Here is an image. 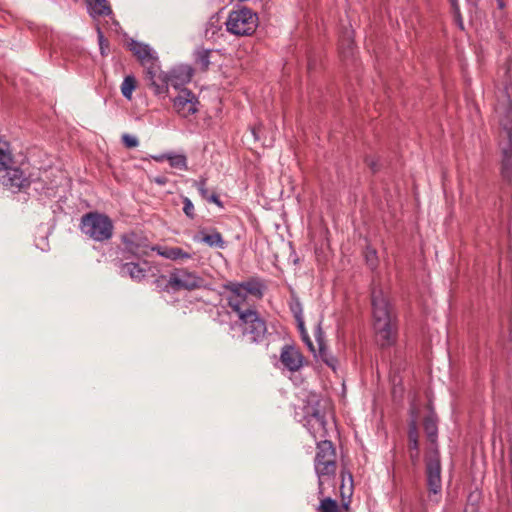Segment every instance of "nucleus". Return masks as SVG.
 Segmentation results:
<instances>
[{
	"label": "nucleus",
	"instance_id": "1",
	"mask_svg": "<svg viewBox=\"0 0 512 512\" xmlns=\"http://www.w3.org/2000/svg\"><path fill=\"white\" fill-rule=\"evenodd\" d=\"M371 301L376 341L381 347L391 346L396 341L397 328L389 299L380 287H373Z\"/></svg>",
	"mask_w": 512,
	"mask_h": 512
},
{
	"label": "nucleus",
	"instance_id": "2",
	"mask_svg": "<svg viewBox=\"0 0 512 512\" xmlns=\"http://www.w3.org/2000/svg\"><path fill=\"white\" fill-rule=\"evenodd\" d=\"M80 229L87 237L103 242L113 235L112 220L105 214L89 212L81 218Z\"/></svg>",
	"mask_w": 512,
	"mask_h": 512
},
{
	"label": "nucleus",
	"instance_id": "3",
	"mask_svg": "<svg viewBox=\"0 0 512 512\" xmlns=\"http://www.w3.org/2000/svg\"><path fill=\"white\" fill-rule=\"evenodd\" d=\"M227 31L236 36H250L258 26V16L251 9L242 7L232 10L226 21Z\"/></svg>",
	"mask_w": 512,
	"mask_h": 512
},
{
	"label": "nucleus",
	"instance_id": "4",
	"mask_svg": "<svg viewBox=\"0 0 512 512\" xmlns=\"http://www.w3.org/2000/svg\"><path fill=\"white\" fill-rule=\"evenodd\" d=\"M314 467L319 477V486L322 485L323 477L335 474L337 469L336 451L331 441L324 440L317 444Z\"/></svg>",
	"mask_w": 512,
	"mask_h": 512
},
{
	"label": "nucleus",
	"instance_id": "5",
	"mask_svg": "<svg viewBox=\"0 0 512 512\" xmlns=\"http://www.w3.org/2000/svg\"><path fill=\"white\" fill-rule=\"evenodd\" d=\"M235 324L242 329L243 336L250 343L260 341L267 330L265 321L256 309L245 310V313L238 315V321Z\"/></svg>",
	"mask_w": 512,
	"mask_h": 512
},
{
	"label": "nucleus",
	"instance_id": "6",
	"mask_svg": "<svg viewBox=\"0 0 512 512\" xmlns=\"http://www.w3.org/2000/svg\"><path fill=\"white\" fill-rule=\"evenodd\" d=\"M204 279L194 271L185 268H176L168 276L166 289L174 292L187 290L192 291L203 287Z\"/></svg>",
	"mask_w": 512,
	"mask_h": 512
},
{
	"label": "nucleus",
	"instance_id": "7",
	"mask_svg": "<svg viewBox=\"0 0 512 512\" xmlns=\"http://www.w3.org/2000/svg\"><path fill=\"white\" fill-rule=\"evenodd\" d=\"M426 477L429 491V498L433 502H438L439 494L442 490L441 481V463L437 452L433 453L426 461Z\"/></svg>",
	"mask_w": 512,
	"mask_h": 512
},
{
	"label": "nucleus",
	"instance_id": "8",
	"mask_svg": "<svg viewBox=\"0 0 512 512\" xmlns=\"http://www.w3.org/2000/svg\"><path fill=\"white\" fill-rule=\"evenodd\" d=\"M223 289L229 292L226 297L228 306L238 315L245 313V310H253L249 295L241 288L239 282L228 281L223 284Z\"/></svg>",
	"mask_w": 512,
	"mask_h": 512
},
{
	"label": "nucleus",
	"instance_id": "9",
	"mask_svg": "<svg viewBox=\"0 0 512 512\" xmlns=\"http://www.w3.org/2000/svg\"><path fill=\"white\" fill-rule=\"evenodd\" d=\"M145 81L155 95H167L169 91L168 74L161 70L159 62L145 70Z\"/></svg>",
	"mask_w": 512,
	"mask_h": 512
},
{
	"label": "nucleus",
	"instance_id": "10",
	"mask_svg": "<svg viewBox=\"0 0 512 512\" xmlns=\"http://www.w3.org/2000/svg\"><path fill=\"white\" fill-rule=\"evenodd\" d=\"M199 104L195 95L188 89H181L174 99L173 107L181 117H189L197 112Z\"/></svg>",
	"mask_w": 512,
	"mask_h": 512
},
{
	"label": "nucleus",
	"instance_id": "11",
	"mask_svg": "<svg viewBox=\"0 0 512 512\" xmlns=\"http://www.w3.org/2000/svg\"><path fill=\"white\" fill-rule=\"evenodd\" d=\"M0 172H3L0 175V180L5 187L21 190L30 185L29 179L15 164L9 168H3Z\"/></svg>",
	"mask_w": 512,
	"mask_h": 512
},
{
	"label": "nucleus",
	"instance_id": "12",
	"mask_svg": "<svg viewBox=\"0 0 512 512\" xmlns=\"http://www.w3.org/2000/svg\"><path fill=\"white\" fill-rule=\"evenodd\" d=\"M123 244L125 251L137 258L148 256L150 250H155V248L150 247L146 238L136 233L125 235Z\"/></svg>",
	"mask_w": 512,
	"mask_h": 512
},
{
	"label": "nucleus",
	"instance_id": "13",
	"mask_svg": "<svg viewBox=\"0 0 512 512\" xmlns=\"http://www.w3.org/2000/svg\"><path fill=\"white\" fill-rule=\"evenodd\" d=\"M129 47L133 55L144 67V70L148 69L150 65L153 66L159 62L158 57L149 45L132 40Z\"/></svg>",
	"mask_w": 512,
	"mask_h": 512
},
{
	"label": "nucleus",
	"instance_id": "14",
	"mask_svg": "<svg viewBox=\"0 0 512 512\" xmlns=\"http://www.w3.org/2000/svg\"><path fill=\"white\" fill-rule=\"evenodd\" d=\"M281 363L290 371H297L303 365V356L293 346L283 347L280 355Z\"/></svg>",
	"mask_w": 512,
	"mask_h": 512
},
{
	"label": "nucleus",
	"instance_id": "15",
	"mask_svg": "<svg viewBox=\"0 0 512 512\" xmlns=\"http://www.w3.org/2000/svg\"><path fill=\"white\" fill-rule=\"evenodd\" d=\"M193 76V69L188 65H181L173 69L169 74V85L178 89L180 86L190 82Z\"/></svg>",
	"mask_w": 512,
	"mask_h": 512
},
{
	"label": "nucleus",
	"instance_id": "16",
	"mask_svg": "<svg viewBox=\"0 0 512 512\" xmlns=\"http://www.w3.org/2000/svg\"><path fill=\"white\" fill-rule=\"evenodd\" d=\"M149 263L144 261L141 263L128 262L122 265L121 273L129 275L133 280L140 281L149 272Z\"/></svg>",
	"mask_w": 512,
	"mask_h": 512
},
{
	"label": "nucleus",
	"instance_id": "17",
	"mask_svg": "<svg viewBox=\"0 0 512 512\" xmlns=\"http://www.w3.org/2000/svg\"><path fill=\"white\" fill-rule=\"evenodd\" d=\"M155 250L160 256L174 261L187 260L192 258V255L189 252L184 251L180 247L159 246L156 247Z\"/></svg>",
	"mask_w": 512,
	"mask_h": 512
},
{
	"label": "nucleus",
	"instance_id": "18",
	"mask_svg": "<svg viewBox=\"0 0 512 512\" xmlns=\"http://www.w3.org/2000/svg\"><path fill=\"white\" fill-rule=\"evenodd\" d=\"M14 164L16 163L10 144L7 141L0 140V171L3 168H9Z\"/></svg>",
	"mask_w": 512,
	"mask_h": 512
},
{
	"label": "nucleus",
	"instance_id": "19",
	"mask_svg": "<svg viewBox=\"0 0 512 512\" xmlns=\"http://www.w3.org/2000/svg\"><path fill=\"white\" fill-rule=\"evenodd\" d=\"M241 288L251 297L261 299L263 297V285L256 279L239 282Z\"/></svg>",
	"mask_w": 512,
	"mask_h": 512
},
{
	"label": "nucleus",
	"instance_id": "20",
	"mask_svg": "<svg viewBox=\"0 0 512 512\" xmlns=\"http://www.w3.org/2000/svg\"><path fill=\"white\" fill-rule=\"evenodd\" d=\"M202 234V241L206 243L210 247H216V248H223L225 245V242L223 240V237L221 233H219L216 230H212L210 232H201Z\"/></svg>",
	"mask_w": 512,
	"mask_h": 512
},
{
	"label": "nucleus",
	"instance_id": "21",
	"mask_svg": "<svg viewBox=\"0 0 512 512\" xmlns=\"http://www.w3.org/2000/svg\"><path fill=\"white\" fill-rule=\"evenodd\" d=\"M91 13L98 16H106L111 13V8L107 0H86Z\"/></svg>",
	"mask_w": 512,
	"mask_h": 512
},
{
	"label": "nucleus",
	"instance_id": "22",
	"mask_svg": "<svg viewBox=\"0 0 512 512\" xmlns=\"http://www.w3.org/2000/svg\"><path fill=\"white\" fill-rule=\"evenodd\" d=\"M136 88V79L134 76L128 75L124 78L121 84V93L122 95L130 100L132 98V93Z\"/></svg>",
	"mask_w": 512,
	"mask_h": 512
},
{
	"label": "nucleus",
	"instance_id": "23",
	"mask_svg": "<svg viewBox=\"0 0 512 512\" xmlns=\"http://www.w3.org/2000/svg\"><path fill=\"white\" fill-rule=\"evenodd\" d=\"M408 441L409 450L419 449V432L415 421H412L409 424Z\"/></svg>",
	"mask_w": 512,
	"mask_h": 512
},
{
	"label": "nucleus",
	"instance_id": "24",
	"mask_svg": "<svg viewBox=\"0 0 512 512\" xmlns=\"http://www.w3.org/2000/svg\"><path fill=\"white\" fill-rule=\"evenodd\" d=\"M167 160L171 167L179 170H187V159L184 155L167 156Z\"/></svg>",
	"mask_w": 512,
	"mask_h": 512
},
{
	"label": "nucleus",
	"instance_id": "25",
	"mask_svg": "<svg viewBox=\"0 0 512 512\" xmlns=\"http://www.w3.org/2000/svg\"><path fill=\"white\" fill-rule=\"evenodd\" d=\"M424 430L427 434L428 439L431 442H434L437 436V425L436 422L431 417L425 418Z\"/></svg>",
	"mask_w": 512,
	"mask_h": 512
},
{
	"label": "nucleus",
	"instance_id": "26",
	"mask_svg": "<svg viewBox=\"0 0 512 512\" xmlns=\"http://www.w3.org/2000/svg\"><path fill=\"white\" fill-rule=\"evenodd\" d=\"M501 172L504 178H510L512 173V156H502Z\"/></svg>",
	"mask_w": 512,
	"mask_h": 512
},
{
	"label": "nucleus",
	"instance_id": "27",
	"mask_svg": "<svg viewBox=\"0 0 512 512\" xmlns=\"http://www.w3.org/2000/svg\"><path fill=\"white\" fill-rule=\"evenodd\" d=\"M320 512H338L337 502L331 498H326L321 501Z\"/></svg>",
	"mask_w": 512,
	"mask_h": 512
},
{
	"label": "nucleus",
	"instance_id": "28",
	"mask_svg": "<svg viewBox=\"0 0 512 512\" xmlns=\"http://www.w3.org/2000/svg\"><path fill=\"white\" fill-rule=\"evenodd\" d=\"M502 156H512V135L507 132V138L502 142Z\"/></svg>",
	"mask_w": 512,
	"mask_h": 512
},
{
	"label": "nucleus",
	"instance_id": "29",
	"mask_svg": "<svg viewBox=\"0 0 512 512\" xmlns=\"http://www.w3.org/2000/svg\"><path fill=\"white\" fill-rule=\"evenodd\" d=\"M122 142L127 148H134L137 147L139 144L138 139L135 136H132L130 134H123L122 135Z\"/></svg>",
	"mask_w": 512,
	"mask_h": 512
},
{
	"label": "nucleus",
	"instance_id": "30",
	"mask_svg": "<svg viewBox=\"0 0 512 512\" xmlns=\"http://www.w3.org/2000/svg\"><path fill=\"white\" fill-rule=\"evenodd\" d=\"M209 51H202L198 54V63L203 70H206L210 64Z\"/></svg>",
	"mask_w": 512,
	"mask_h": 512
},
{
	"label": "nucleus",
	"instance_id": "31",
	"mask_svg": "<svg viewBox=\"0 0 512 512\" xmlns=\"http://www.w3.org/2000/svg\"><path fill=\"white\" fill-rule=\"evenodd\" d=\"M290 309L296 320H300V318H302L303 309L301 303L298 300L290 305Z\"/></svg>",
	"mask_w": 512,
	"mask_h": 512
},
{
	"label": "nucleus",
	"instance_id": "32",
	"mask_svg": "<svg viewBox=\"0 0 512 512\" xmlns=\"http://www.w3.org/2000/svg\"><path fill=\"white\" fill-rule=\"evenodd\" d=\"M183 211L184 213L190 217V218H193L194 216V205L193 203L191 202V200L187 197L184 198L183 200Z\"/></svg>",
	"mask_w": 512,
	"mask_h": 512
},
{
	"label": "nucleus",
	"instance_id": "33",
	"mask_svg": "<svg viewBox=\"0 0 512 512\" xmlns=\"http://www.w3.org/2000/svg\"><path fill=\"white\" fill-rule=\"evenodd\" d=\"M365 162L367 164V166L373 171V172H376L378 170V164H377V161L374 159V158H371V157H367L365 159Z\"/></svg>",
	"mask_w": 512,
	"mask_h": 512
},
{
	"label": "nucleus",
	"instance_id": "34",
	"mask_svg": "<svg viewBox=\"0 0 512 512\" xmlns=\"http://www.w3.org/2000/svg\"><path fill=\"white\" fill-rule=\"evenodd\" d=\"M199 192L201 193L202 197L203 198H208L209 196V192L208 190L205 188V181H202L200 182L199 184V188H198Z\"/></svg>",
	"mask_w": 512,
	"mask_h": 512
},
{
	"label": "nucleus",
	"instance_id": "35",
	"mask_svg": "<svg viewBox=\"0 0 512 512\" xmlns=\"http://www.w3.org/2000/svg\"><path fill=\"white\" fill-rule=\"evenodd\" d=\"M302 335V339L306 342V344L308 345V347L310 348L311 351H315L314 349V346H313V343L312 341L310 340L309 336H308V333L305 332L304 334H301Z\"/></svg>",
	"mask_w": 512,
	"mask_h": 512
},
{
	"label": "nucleus",
	"instance_id": "36",
	"mask_svg": "<svg viewBox=\"0 0 512 512\" xmlns=\"http://www.w3.org/2000/svg\"><path fill=\"white\" fill-rule=\"evenodd\" d=\"M410 458L413 462L418 461L419 458V449L417 450H409Z\"/></svg>",
	"mask_w": 512,
	"mask_h": 512
},
{
	"label": "nucleus",
	"instance_id": "37",
	"mask_svg": "<svg viewBox=\"0 0 512 512\" xmlns=\"http://www.w3.org/2000/svg\"><path fill=\"white\" fill-rule=\"evenodd\" d=\"M297 323H298V327H299L301 334H304L305 332H307L304 327L303 318H300V320H297Z\"/></svg>",
	"mask_w": 512,
	"mask_h": 512
},
{
	"label": "nucleus",
	"instance_id": "38",
	"mask_svg": "<svg viewBox=\"0 0 512 512\" xmlns=\"http://www.w3.org/2000/svg\"><path fill=\"white\" fill-rule=\"evenodd\" d=\"M206 199L211 201V202H213V203L219 204V198L215 194L209 195L208 198H206Z\"/></svg>",
	"mask_w": 512,
	"mask_h": 512
},
{
	"label": "nucleus",
	"instance_id": "39",
	"mask_svg": "<svg viewBox=\"0 0 512 512\" xmlns=\"http://www.w3.org/2000/svg\"><path fill=\"white\" fill-rule=\"evenodd\" d=\"M155 182L160 185H164L166 183V179L164 177H158L155 179Z\"/></svg>",
	"mask_w": 512,
	"mask_h": 512
},
{
	"label": "nucleus",
	"instance_id": "40",
	"mask_svg": "<svg viewBox=\"0 0 512 512\" xmlns=\"http://www.w3.org/2000/svg\"><path fill=\"white\" fill-rule=\"evenodd\" d=\"M346 42H347V48L351 49L353 42H352L350 36L347 37Z\"/></svg>",
	"mask_w": 512,
	"mask_h": 512
},
{
	"label": "nucleus",
	"instance_id": "41",
	"mask_svg": "<svg viewBox=\"0 0 512 512\" xmlns=\"http://www.w3.org/2000/svg\"><path fill=\"white\" fill-rule=\"evenodd\" d=\"M367 259H368V262H370L371 261L370 259H372V256H367Z\"/></svg>",
	"mask_w": 512,
	"mask_h": 512
},
{
	"label": "nucleus",
	"instance_id": "42",
	"mask_svg": "<svg viewBox=\"0 0 512 512\" xmlns=\"http://www.w3.org/2000/svg\"><path fill=\"white\" fill-rule=\"evenodd\" d=\"M370 263V266L373 267L374 266V263L372 261L369 262Z\"/></svg>",
	"mask_w": 512,
	"mask_h": 512
}]
</instances>
